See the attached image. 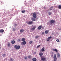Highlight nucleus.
I'll return each mask as SVG.
<instances>
[{
	"mask_svg": "<svg viewBox=\"0 0 61 61\" xmlns=\"http://www.w3.org/2000/svg\"><path fill=\"white\" fill-rule=\"evenodd\" d=\"M15 26H17V24H15L14 25Z\"/></svg>",
	"mask_w": 61,
	"mask_h": 61,
	"instance_id": "38",
	"label": "nucleus"
},
{
	"mask_svg": "<svg viewBox=\"0 0 61 61\" xmlns=\"http://www.w3.org/2000/svg\"><path fill=\"white\" fill-rule=\"evenodd\" d=\"M24 59H27V56H25L24 57Z\"/></svg>",
	"mask_w": 61,
	"mask_h": 61,
	"instance_id": "28",
	"label": "nucleus"
},
{
	"mask_svg": "<svg viewBox=\"0 0 61 61\" xmlns=\"http://www.w3.org/2000/svg\"><path fill=\"white\" fill-rule=\"evenodd\" d=\"M31 20L33 21H36V19L33 18H31Z\"/></svg>",
	"mask_w": 61,
	"mask_h": 61,
	"instance_id": "19",
	"label": "nucleus"
},
{
	"mask_svg": "<svg viewBox=\"0 0 61 61\" xmlns=\"http://www.w3.org/2000/svg\"><path fill=\"white\" fill-rule=\"evenodd\" d=\"M39 46H40V45H38L37 47V48H38V47H39Z\"/></svg>",
	"mask_w": 61,
	"mask_h": 61,
	"instance_id": "36",
	"label": "nucleus"
},
{
	"mask_svg": "<svg viewBox=\"0 0 61 61\" xmlns=\"http://www.w3.org/2000/svg\"><path fill=\"white\" fill-rule=\"evenodd\" d=\"M21 41V40L20 39H18L17 41L18 42H20V41Z\"/></svg>",
	"mask_w": 61,
	"mask_h": 61,
	"instance_id": "29",
	"label": "nucleus"
},
{
	"mask_svg": "<svg viewBox=\"0 0 61 61\" xmlns=\"http://www.w3.org/2000/svg\"><path fill=\"white\" fill-rule=\"evenodd\" d=\"M31 57H32V56L31 55H29L28 56V58H29L30 59V58H31Z\"/></svg>",
	"mask_w": 61,
	"mask_h": 61,
	"instance_id": "21",
	"label": "nucleus"
},
{
	"mask_svg": "<svg viewBox=\"0 0 61 61\" xmlns=\"http://www.w3.org/2000/svg\"><path fill=\"white\" fill-rule=\"evenodd\" d=\"M54 60L53 61H56L57 60V58L56 57V54H54Z\"/></svg>",
	"mask_w": 61,
	"mask_h": 61,
	"instance_id": "3",
	"label": "nucleus"
},
{
	"mask_svg": "<svg viewBox=\"0 0 61 61\" xmlns=\"http://www.w3.org/2000/svg\"><path fill=\"white\" fill-rule=\"evenodd\" d=\"M1 49V47H0V49Z\"/></svg>",
	"mask_w": 61,
	"mask_h": 61,
	"instance_id": "41",
	"label": "nucleus"
},
{
	"mask_svg": "<svg viewBox=\"0 0 61 61\" xmlns=\"http://www.w3.org/2000/svg\"><path fill=\"white\" fill-rule=\"evenodd\" d=\"M53 55H54V54L53 53L51 55V57H53Z\"/></svg>",
	"mask_w": 61,
	"mask_h": 61,
	"instance_id": "37",
	"label": "nucleus"
},
{
	"mask_svg": "<svg viewBox=\"0 0 61 61\" xmlns=\"http://www.w3.org/2000/svg\"><path fill=\"white\" fill-rule=\"evenodd\" d=\"M14 47L15 48H16V49H20V46H17V45H15Z\"/></svg>",
	"mask_w": 61,
	"mask_h": 61,
	"instance_id": "2",
	"label": "nucleus"
},
{
	"mask_svg": "<svg viewBox=\"0 0 61 61\" xmlns=\"http://www.w3.org/2000/svg\"><path fill=\"white\" fill-rule=\"evenodd\" d=\"M52 9H53L52 7H50L48 9L49 11H50V10H52Z\"/></svg>",
	"mask_w": 61,
	"mask_h": 61,
	"instance_id": "16",
	"label": "nucleus"
},
{
	"mask_svg": "<svg viewBox=\"0 0 61 61\" xmlns=\"http://www.w3.org/2000/svg\"><path fill=\"white\" fill-rule=\"evenodd\" d=\"M22 41H25V38H23L22 39Z\"/></svg>",
	"mask_w": 61,
	"mask_h": 61,
	"instance_id": "23",
	"label": "nucleus"
},
{
	"mask_svg": "<svg viewBox=\"0 0 61 61\" xmlns=\"http://www.w3.org/2000/svg\"><path fill=\"white\" fill-rule=\"evenodd\" d=\"M44 34H45V33L44 32H43L42 33V35H44Z\"/></svg>",
	"mask_w": 61,
	"mask_h": 61,
	"instance_id": "35",
	"label": "nucleus"
},
{
	"mask_svg": "<svg viewBox=\"0 0 61 61\" xmlns=\"http://www.w3.org/2000/svg\"><path fill=\"white\" fill-rule=\"evenodd\" d=\"M13 30L14 31H15V28H13Z\"/></svg>",
	"mask_w": 61,
	"mask_h": 61,
	"instance_id": "32",
	"label": "nucleus"
},
{
	"mask_svg": "<svg viewBox=\"0 0 61 61\" xmlns=\"http://www.w3.org/2000/svg\"><path fill=\"white\" fill-rule=\"evenodd\" d=\"M25 10H23L22 11V13H25Z\"/></svg>",
	"mask_w": 61,
	"mask_h": 61,
	"instance_id": "27",
	"label": "nucleus"
},
{
	"mask_svg": "<svg viewBox=\"0 0 61 61\" xmlns=\"http://www.w3.org/2000/svg\"><path fill=\"white\" fill-rule=\"evenodd\" d=\"M43 53H40L39 54V56H43Z\"/></svg>",
	"mask_w": 61,
	"mask_h": 61,
	"instance_id": "18",
	"label": "nucleus"
},
{
	"mask_svg": "<svg viewBox=\"0 0 61 61\" xmlns=\"http://www.w3.org/2000/svg\"><path fill=\"white\" fill-rule=\"evenodd\" d=\"M27 23L28 25H31L33 23V21H29V22H26Z\"/></svg>",
	"mask_w": 61,
	"mask_h": 61,
	"instance_id": "6",
	"label": "nucleus"
},
{
	"mask_svg": "<svg viewBox=\"0 0 61 61\" xmlns=\"http://www.w3.org/2000/svg\"><path fill=\"white\" fill-rule=\"evenodd\" d=\"M58 8L59 9H61V5H59L58 7Z\"/></svg>",
	"mask_w": 61,
	"mask_h": 61,
	"instance_id": "25",
	"label": "nucleus"
},
{
	"mask_svg": "<svg viewBox=\"0 0 61 61\" xmlns=\"http://www.w3.org/2000/svg\"><path fill=\"white\" fill-rule=\"evenodd\" d=\"M39 37V36H36L35 37V38H36V39H37V38H38Z\"/></svg>",
	"mask_w": 61,
	"mask_h": 61,
	"instance_id": "26",
	"label": "nucleus"
},
{
	"mask_svg": "<svg viewBox=\"0 0 61 61\" xmlns=\"http://www.w3.org/2000/svg\"><path fill=\"white\" fill-rule=\"evenodd\" d=\"M32 43H33V41H30L29 42V43L30 44H32Z\"/></svg>",
	"mask_w": 61,
	"mask_h": 61,
	"instance_id": "24",
	"label": "nucleus"
},
{
	"mask_svg": "<svg viewBox=\"0 0 61 61\" xmlns=\"http://www.w3.org/2000/svg\"><path fill=\"white\" fill-rule=\"evenodd\" d=\"M49 23L51 25H53L52 24H54V23H55V21L53 20H51L50 21Z\"/></svg>",
	"mask_w": 61,
	"mask_h": 61,
	"instance_id": "1",
	"label": "nucleus"
},
{
	"mask_svg": "<svg viewBox=\"0 0 61 61\" xmlns=\"http://www.w3.org/2000/svg\"><path fill=\"white\" fill-rule=\"evenodd\" d=\"M57 56L58 58H60V54L59 53H58L57 55Z\"/></svg>",
	"mask_w": 61,
	"mask_h": 61,
	"instance_id": "13",
	"label": "nucleus"
},
{
	"mask_svg": "<svg viewBox=\"0 0 61 61\" xmlns=\"http://www.w3.org/2000/svg\"><path fill=\"white\" fill-rule=\"evenodd\" d=\"M13 59H12L11 60V61H13Z\"/></svg>",
	"mask_w": 61,
	"mask_h": 61,
	"instance_id": "39",
	"label": "nucleus"
},
{
	"mask_svg": "<svg viewBox=\"0 0 61 61\" xmlns=\"http://www.w3.org/2000/svg\"><path fill=\"white\" fill-rule=\"evenodd\" d=\"M38 29L39 30H40L42 28V26H39L38 28Z\"/></svg>",
	"mask_w": 61,
	"mask_h": 61,
	"instance_id": "14",
	"label": "nucleus"
},
{
	"mask_svg": "<svg viewBox=\"0 0 61 61\" xmlns=\"http://www.w3.org/2000/svg\"><path fill=\"white\" fill-rule=\"evenodd\" d=\"M10 43H8V47H10Z\"/></svg>",
	"mask_w": 61,
	"mask_h": 61,
	"instance_id": "30",
	"label": "nucleus"
},
{
	"mask_svg": "<svg viewBox=\"0 0 61 61\" xmlns=\"http://www.w3.org/2000/svg\"><path fill=\"white\" fill-rule=\"evenodd\" d=\"M49 15H51V12H49Z\"/></svg>",
	"mask_w": 61,
	"mask_h": 61,
	"instance_id": "34",
	"label": "nucleus"
},
{
	"mask_svg": "<svg viewBox=\"0 0 61 61\" xmlns=\"http://www.w3.org/2000/svg\"><path fill=\"white\" fill-rule=\"evenodd\" d=\"M34 53H35V54H36V52H34Z\"/></svg>",
	"mask_w": 61,
	"mask_h": 61,
	"instance_id": "40",
	"label": "nucleus"
},
{
	"mask_svg": "<svg viewBox=\"0 0 61 61\" xmlns=\"http://www.w3.org/2000/svg\"><path fill=\"white\" fill-rule=\"evenodd\" d=\"M24 29H21L20 30V33H22L24 32Z\"/></svg>",
	"mask_w": 61,
	"mask_h": 61,
	"instance_id": "12",
	"label": "nucleus"
},
{
	"mask_svg": "<svg viewBox=\"0 0 61 61\" xmlns=\"http://www.w3.org/2000/svg\"><path fill=\"white\" fill-rule=\"evenodd\" d=\"M41 50L42 52H44L45 51V48L43 47L41 49Z\"/></svg>",
	"mask_w": 61,
	"mask_h": 61,
	"instance_id": "17",
	"label": "nucleus"
},
{
	"mask_svg": "<svg viewBox=\"0 0 61 61\" xmlns=\"http://www.w3.org/2000/svg\"><path fill=\"white\" fill-rule=\"evenodd\" d=\"M56 41L57 42H60V41H59V40L58 39Z\"/></svg>",
	"mask_w": 61,
	"mask_h": 61,
	"instance_id": "31",
	"label": "nucleus"
},
{
	"mask_svg": "<svg viewBox=\"0 0 61 61\" xmlns=\"http://www.w3.org/2000/svg\"><path fill=\"white\" fill-rule=\"evenodd\" d=\"M37 60L36 58H34L32 59V60L33 61H36Z\"/></svg>",
	"mask_w": 61,
	"mask_h": 61,
	"instance_id": "15",
	"label": "nucleus"
},
{
	"mask_svg": "<svg viewBox=\"0 0 61 61\" xmlns=\"http://www.w3.org/2000/svg\"><path fill=\"white\" fill-rule=\"evenodd\" d=\"M40 57H41V60L42 61H45L46 60V58L45 57H43L42 58V57L40 56Z\"/></svg>",
	"mask_w": 61,
	"mask_h": 61,
	"instance_id": "5",
	"label": "nucleus"
},
{
	"mask_svg": "<svg viewBox=\"0 0 61 61\" xmlns=\"http://www.w3.org/2000/svg\"><path fill=\"white\" fill-rule=\"evenodd\" d=\"M11 43L13 44H14L15 43V41H11Z\"/></svg>",
	"mask_w": 61,
	"mask_h": 61,
	"instance_id": "20",
	"label": "nucleus"
},
{
	"mask_svg": "<svg viewBox=\"0 0 61 61\" xmlns=\"http://www.w3.org/2000/svg\"><path fill=\"white\" fill-rule=\"evenodd\" d=\"M33 16L34 18H36V17H37V16L36 15V12H34L33 13Z\"/></svg>",
	"mask_w": 61,
	"mask_h": 61,
	"instance_id": "4",
	"label": "nucleus"
},
{
	"mask_svg": "<svg viewBox=\"0 0 61 61\" xmlns=\"http://www.w3.org/2000/svg\"><path fill=\"white\" fill-rule=\"evenodd\" d=\"M26 44V41H23L21 43V44L22 45H25Z\"/></svg>",
	"mask_w": 61,
	"mask_h": 61,
	"instance_id": "7",
	"label": "nucleus"
},
{
	"mask_svg": "<svg viewBox=\"0 0 61 61\" xmlns=\"http://www.w3.org/2000/svg\"><path fill=\"white\" fill-rule=\"evenodd\" d=\"M4 31V30H1L0 31V33H3Z\"/></svg>",
	"mask_w": 61,
	"mask_h": 61,
	"instance_id": "22",
	"label": "nucleus"
},
{
	"mask_svg": "<svg viewBox=\"0 0 61 61\" xmlns=\"http://www.w3.org/2000/svg\"><path fill=\"white\" fill-rule=\"evenodd\" d=\"M36 26L33 27L32 28H31V30L32 31H34V30L36 29Z\"/></svg>",
	"mask_w": 61,
	"mask_h": 61,
	"instance_id": "9",
	"label": "nucleus"
},
{
	"mask_svg": "<svg viewBox=\"0 0 61 61\" xmlns=\"http://www.w3.org/2000/svg\"><path fill=\"white\" fill-rule=\"evenodd\" d=\"M5 54H4L3 55V56H5Z\"/></svg>",
	"mask_w": 61,
	"mask_h": 61,
	"instance_id": "33",
	"label": "nucleus"
},
{
	"mask_svg": "<svg viewBox=\"0 0 61 61\" xmlns=\"http://www.w3.org/2000/svg\"><path fill=\"white\" fill-rule=\"evenodd\" d=\"M52 37L50 36L49 37H48L47 38V41L48 42H49V40L51 38H52Z\"/></svg>",
	"mask_w": 61,
	"mask_h": 61,
	"instance_id": "8",
	"label": "nucleus"
},
{
	"mask_svg": "<svg viewBox=\"0 0 61 61\" xmlns=\"http://www.w3.org/2000/svg\"><path fill=\"white\" fill-rule=\"evenodd\" d=\"M53 50L54 51L56 52H58V50L56 49H53Z\"/></svg>",
	"mask_w": 61,
	"mask_h": 61,
	"instance_id": "11",
	"label": "nucleus"
},
{
	"mask_svg": "<svg viewBox=\"0 0 61 61\" xmlns=\"http://www.w3.org/2000/svg\"><path fill=\"white\" fill-rule=\"evenodd\" d=\"M45 33L46 34H47L49 33V30H46L45 31Z\"/></svg>",
	"mask_w": 61,
	"mask_h": 61,
	"instance_id": "10",
	"label": "nucleus"
}]
</instances>
